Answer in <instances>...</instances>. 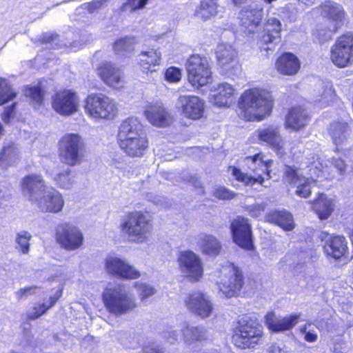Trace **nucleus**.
Masks as SVG:
<instances>
[{"label":"nucleus","mask_w":353,"mask_h":353,"mask_svg":"<svg viewBox=\"0 0 353 353\" xmlns=\"http://www.w3.org/2000/svg\"><path fill=\"white\" fill-rule=\"evenodd\" d=\"M117 142L130 158H142L149 150V139L143 124L137 118L128 117L120 123Z\"/></svg>","instance_id":"f257e3e1"},{"label":"nucleus","mask_w":353,"mask_h":353,"mask_svg":"<svg viewBox=\"0 0 353 353\" xmlns=\"http://www.w3.org/2000/svg\"><path fill=\"white\" fill-rule=\"evenodd\" d=\"M239 115L246 121H261L272 112L273 100L270 92L252 88L243 92L239 101Z\"/></svg>","instance_id":"f03ea898"},{"label":"nucleus","mask_w":353,"mask_h":353,"mask_svg":"<svg viewBox=\"0 0 353 353\" xmlns=\"http://www.w3.org/2000/svg\"><path fill=\"white\" fill-rule=\"evenodd\" d=\"M153 228V216L147 210L126 212L119 226L122 235L136 243L148 242L152 235Z\"/></svg>","instance_id":"7ed1b4c3"},{"label":"nucleus","mask_w":353,"mask_h":353,"mask_svg":"<svg viewBox=\"0 0 353 353\" xmlns=\"http://www.w3.org/2000/svg\"><path fill=\"white\" fill-rule=\"evenodd\" d=\"M101 300L106 310L117 316L130 313L138 306L135 297L121 283L105 288Z\"/></svg>","instance_id":"20e7f679"},{"label":"nucleus","mask_w":353,"mask_h":353,"mask_svg":"<svg viewBox=\"0 0 353 353\" xmlns=\"http://www.w3.org/2000/svg\"><path fill=\"white\" fill-rule=\"evenodd\" d=\"M83 108L86 114L94 120H111L118 114L117 103L102 93L88 94L84 99Z\"/></svg>","instance_id":"39448f33"},{"label":"nucleus","mask_w":353,"mask_h":353,"mask_svg":"<svg viewBox=\"0 0 353 353\" xmlns=\"http://www.w3.org/2000/svg\"><path fill=\"white\" fill-rule=\"evenodd\" d=\"M58 151L61 161L73 167L83 161L85 144L79 134L68 133L59 141Z\"/></svg>","instance_id":"423d86ee"},{"label":"nucleus","mask_w":353,"mask_h":353,"mask_svg":"<svg viewBox=\"0 0 353 353\" xmlns=\"http://www.w3.org/2000/svg\"><path fill=\"white\" fill-rule=\"evenodd\" d=\"M263 335L261 326L250 316H245L238 322L232 336L234 344L241 348H253L259 344Z\"/></svg>","instance_id":"0eeeda50"},{"label":"nucleus","mask_w":353,"mask_h":353,"mask_svg":"<svg viewBox=\"0 0 353 353\" xmlns=\"http://www.w3.org/2000/svg\"><path fill=\"white\" fill-rule=\"evenodd\" d=\"M185 69L190 85L199 89L212 83L213 78L208 61L199 54L190 55L186 62Z\"/></svg>","instance_id":"6e6552de"},{"label":"nucleus","mask_w":353,"mask_h":353,"mask_svg":"<svg viewBox=\"0 0 353 353\" xmlns=\"http://www.w3.org/2000/svg\"><path fill=\"white\" fill-rule=\"evenodd\" d=\"M54 239L57 243L66 250H78L84 242L82 231L70 222H62L56 225Z\"/></svg>","instance_id":"1a4fd4ad"},{"label":"nucleus","mask_w":353,"mask_h":353,"mask_svg":"<svg viewBox=\"0 0 353 353\" xmlns=\"http://www.w3.org/2000/svg\"><path fill=\"white\" fill-rule=\"evenodd\" d=\"M330 59L337 67L345 68L353 63V33L339 37L331 48Z\"/></svg>","instance_id":"9d476101"},{"label":"nucleus","mask_w":353,"mask_h":353,"mask_svg":"<svg viewBox=\"0 0 353 353\" xmlns=\"http://www.w3.org/2000/svg\"><path fill=\"white\" fill-rule=\"evenodd\" d=\"M222 274L224 275L222 293L227 297L236 296L244 284V276L241 269L234 263L227 261L222 265Z\"/></svg>","instance_id":"9b49d317"},{"label":"nucleus","mask_w":353,"mask_h":353,"mask_svg":"<svg viewBox=\"0 0 353 353\" xmlns=\"http://www.w3.org/2000/svg\"><path fill=\"white\" fill-rule=\"evenodd\" d=\"M52 107L59 114L70 116L79 109L77 93L71 89H61L56 91L52 97Z\"/></svg>","instance_id":"f8f14e48"},{"label":"nucleus","mask_w":353,"mask_h":353,"mask_svg":"<svg viewBox=\"0 0 353 353\" xmlns=\"http://www.w3.org/2000/svg\"><path fill=\"white\" fill-rule=\"evenodd\" d=\"M105 270L109 275L125 280L139 279L141 274L125 260L117 256H108L104 262Z\"/></svg>","instance_id":"ddd939ff"},{"label":"nucleus","mask_w":353,"mask_h":353,"mask_svg":"<svg viewBox=\"0 0 353 353\" xmlns=\"http://www.w3.org/2000/svg\"><path fill=\"white\" fill-rule=\"evenodd\" d=\"M263 16V9L252 3L243 7L239 12L241 30L246 35L254 34L258 29Z\"/></svg>","instance_id":"4468645a"},{"label":"nucleus","mask_w":353,"mask_h":353,"mask_svg":"<svg viewBox=\"0 0 353 353\" xmlns=\"http://www.w3.org/2000/svg\"><path fill=\"white\" fill-rule=\"evenodd\" d=\"M177 261L181 272L188 274L194 281L203 276V264L199 256L192 250L181 251Z\"/></svg>","instance_id":"2eb2a0df"},{"label":"nucleus","mask_w":353,"mask_h":353,"mask_svg":"<svg viewBox=\"0 0 353 353\" xmlns=\"http://www.w3.org/2000/svg\"><path fill=\"white\" fill-rule=\"evenodd\" d=\"M99 79L108 86L119 89L123 87V74L115 63L105 61L96 68Z\"/></svg>","instance_id":"dca6fc26"},{"label":"nucleus","mask_w":353,"mask_h":353,"mask_svg":"<svg viewBox=\"0 0 353 353\" xmlns=\"http://www.w3.org/2000/svg\"><path fill=\"white\" fill-rule=\"evenodd\" d=\"M181 114L185 119L196 121L201 119L205 112V102L196 95H181L179 97Z\"/></svg>","instance_id":"f3484780"},{"label":"nucleus","mask_w":353,"mask_h":353,"mask_svg":"<svg viewBox=\"0 0 353 353\" xmlns=\"http://www.w3.org/2000/svg\"><path fill=\"white\" fill-rule=\"evenodd\" d=\"M233 239L239 247L250 250L253 248V239L251 226L248 220L243 217H238L231 224Z\"/></svg>","instance_id":"a211bd4d"},{"label":"nucleus","mask_w":353,"mask_h":353,"mask_svg":"<svg viewBox=\"0 0 353 353\" xmlns=\"http://www.w3.org/2000/svg\"><path fill=\"white\" fill-rule=\"evenodd\" d=\"M281 23L276 18H270L264 25L263 34L259 41L261 51L272 50L280 41Z\"/></svg>","instance_id":"6ab92c4d"},{"label":"nucleus","mask_w":353,"mask_h":353,"mask_svg":"<svg viewBox=\"0 0 353 353\" xmlns=\"http://www.w3.org/2000/svg\"><path fill=\"white\" fill-rule=\"evenodd\" d=\"M185 305L190 312L202 319L210 316L213 311L212 303L205 294L201 292L190 293L185 300Z\"/></svg>","instance_id":"aec40b11"},{"label":"nucleus","mask_w":353,"mask_h":353,"mask_svg":"<svg viewBox=\"0 0 353 353\" xmlns=\"http://www.w3.org/2000/svg\"><path fill=\"white\" fill-rule=\"evenodd\" d=\"M20 188L23 193L32 201H37L39 199L37 196L45 193L47 189L43 176L34 173L24 176L21 181Z\"/></svg>","instance_id":"412c9836"},{"label":"nucleus","mask_w":353,"mask_h":353,"mask_svg":"<svg viewBox=\"0 0 353 353\" xmlns=\"http://www.w3.org/2000/svg\"><path fill=\"white\" fill-rule=\"evenodd\" d=\"M161 59V52L152 48L141 51L138 54L137 63L143 74H149L158 70Z\"/></svg>","instance_id":"4be33fe9"},{"label":"nucleus","mask_w":353,"mask_h":353,"mask_svg":"<svg viewBox=\"0 0 353 353\" xmlns=\"http://www.w3.org/2000/svg\"><path fill=\"white\" fill-rule=\"evenodd\" d=\"M37 205L42 211L46 212L58 213L64 205L62 194L54 189L46 191L37 200Z\"/></svg>","instance_id":"5701e85b"},{"label":"nucleus","mask_w":353,"mask_h":353,"mask_svg":"<svg viewBox=\"0 0 353 353\" xmlns=\"http://www.w3.org/2000/svg\"><path fill=\"white\" fill-rule=\"evenodd\" d=\"M301 314H294L283 318H277L273 312L265 316L268 327L274 332H281L292 330L299 322Z\"/></svg>","instance_id":"b1692460"},{"label":"nucleus","mask_w":353,"mask_h":353,"mask_svg":"<svg viewBox=\"0 0 353 353\" xmlns=\"http://www.w3.org/2000/svg\"><path fill=\"white\" fill-rule=\"evenodd\" d=\"M145 115L148 120L157 127L168 125L172 121V117L162 103H155L150 104L145 110Z\"/></svg>","instance_id":"393cba45"},{"label":"nucleus","mask_w":353,"mask_h":353,"mask_svg":"<svg viewBox=\"0 0 353 353\" xmlns=\"http://www.w3.org/2000/svg\"><path fill=\"white\" fill-rule=\"evenodd\" d=\"M259 139L260 141L267 143L278 153H283V140L280 135L279 128L278 126L269 125L259 130Z\"/></svg>","instance_id":"a878e982"},{"label":"nucleus","mask_w":353,"mask_h":353,"mask_svg":"<svg viewBox=\"0 0 353 353\" xmlns=\"http://www.w3.org/2000/svg\"><path fill=\"white\" fill-rule=\"evenodd\" d=\"M322 13L330 20L334 22L332 28L330 30L336 32L342 26V22L345 19V12L341 5L334 1H325L322 6Z\"/></svg>","instance_id":"bb28decb"},{"label":"nucleus","mask_w":353,"mask_h":353,"mask_svg":"<svg viewBox=\"0 0 353 353\" xmlns=\"http://www.w3.org/2000/svg\"><path fill=\"white\" fill-rule=\"evenodd\" d=\"M62 295L63 288H59L49 296L47 303H39L33 306L32 312L28 313L26 315L27 320L34 321L44 315L50 308L56 305Z\"/></svg>","instance_id":"cd10ccee"},{"label":"nucleus","mask_w":353,"mask_h":353,"mask_svg":"<svg viewBox=\"0 0 353 353\" xmlns=\"http://www.w3.org/2000/svg\"><path fill=\"white\" fill-rule=\"evenodd\" d=\"M277 71L284 75H294L300 69V61L293 54L286 52L279 57L276 62Z\"/></svg>","instance_id":"c85d7f7f"},{"label":"nucleus","mask_w":353,"mask_h":353,"mask_svg":"<svg viewBox=\"0 0 353 353\" xmlns=\"http://www.w3.org/2000/svg\"><path fill=\"white\" fill-rule=\"evenodd\" d=\"M323 249L328 256L339 259L347 250V242L343 236H332L326 241Z\"/></svg>","instance_id":"c756f323"},{"label":"nucleus","mask_w":353,"mask_h":353,"mask_svg":"<svg viewBox=\"0 0 353 353\" xmlns=\"http://www.w3.org/2000/svg\"><path fill=\"white\" fill-rule=\"evenodd\" d=\"M312 95L315 102L321 103L323 105L328 104L335 97L332 83L329 81H318L314 86Z\"/></svg>","instance_id":"7c9ffc66"},{"label":"nucleus","mask_w":353,"mask_h":353,"mask_svg":"<svg viewBox=\"0 0 353 353\" xmlns=\"http://www.w3.org/2000/svg\"><path fill=\"white\" fill-rule=\"evenodd\" d=\"M309 120L306 111L301 107L292 108L285 117L286 128L297 131L307 125Z\"/></svg>","instance_id":"2f4dec72"},{"label":"nucleus","mask_w":353,"mask_h":353,"mask_svg":"<svg viewBox=\"0 0 353 353\" xmlns=\"http://www.w3.org/2000/svg\"><path fill=\"white\" fill-rule=\"evenodd\" d=\"M20 160L19 152L14 143L3 145L0 150V167L6 170L16 165Z\"/></svg>","instance_id":"473e14b6"},{"label":"nucleus","mask_w":353,"mask_h":353,"mask_svg":"<svg viewBox=\"0 0 353 353\" xmlns=\"http://www.w3.org/2000/svg\"><path fill=\"white\" fill-rule=\"evenodd\" d=\"M312 209L321 220H325L330 216L334 210V203L332 199L321 194L312 203Z\"/></svg>","instance_id":"72a5a7b5"},{"label":"nucleus","mask_w":353,"mask_h":353,"mask_svg":"<svg viewBox=\"0 0 353 353\" xmlns=\"http://www.w3.org/2000/svg\"><path fill=\"white\" fill-rule=\"evenodd\" d=\"M330 134L336 145H343L350 138L349 126L345 123L333 122L330 124Z\"/></svg>","instance_id":"f704fd0d"},{"label":"nucleus","mask_w":353,"mask_h":353,"mask_svg":"<svg viewBox=\"0 0 353 353\" xmlns=\"http://www.w3.org/2000/svg\"><path fill=\"white\" fill-rule=\"evenodd\" d=\"M268 220L278 225L286 231H291L294 228L292 215L285 210H277L270 213L268 216Z\"/></svg>","instance_id":"c9c22d12"},{"label":"nucleus","mask_w":353,"mask_h":353,"mask_svg":"<svg viewBox=\"0 0 353 353\" xmlns=\"http://www.w3.org/2000/svg\"><path fill=\"white\" fill-rule=\"evenodd\" d=\"M218 0H202L196 8L194 15L201 21H206L217 13Z\"/></svg>","instance_id":"e433bc0d"},{"label":"nucleus","mask_w":353,"mask_h":353,"mask_svg":"<svg viewBox=\"0 0 353 353\" xmlns=\"http://www.w3.org/2000/svg\"><path fill=\"white\" fill-rule=\"evenodd\" d=\"M199 246L203 254L212 256L218 255L221 248L219 242L216 239L207 234L201 237Z\"/></svg>","instance_id":"4c0bfd02"},{"label":"nucleus","mask_w":353,"mask_h":353,"mask_svg":"<svg viewBox=\"0 0 353 353\" xmlns=\"http://www.w3.org/2000/svg\"><path fill=\"white\" fill-rule=\"evenodd\" d=\"M24 95L31 100V102L38 106L43 104L46 90L41 83L36 85H28L24 88Z\"/></svg>","instance_id":"58836bf2"},{"label":"nucleus","mask_w":353,"mask_h":353,"mask_svg":"<svg viewBox=\"0 0 353 353\" xmlns=\"http://www.w3.org/2000/svg\"><path fill=\"white\" fill-rule=\"evenodd\" d=\"M17 97V92L8 80L0 77V106L12 101Z\"/></svg>","instance_id":"ea45409f"},{"label":"nucleus","mask_w":353,"mask_h":353,"mask_svg":"<svg viewBox=\"0 0 353 353\" xmlns=\"http://www.w3.org/2000/svg\"><path fill=\"white\" fill-rule=\"evenodd\" d=\"M135 43V37L125 36L117 39L112 43V50L115 54H120L126 52L132 51Z\"/></svg>","instance_id":"a19ab883"},{"label":"nucleus","mask_w":353,"mask_h":353,"mask_svg":"<svg viewBox=\"0 0 353 353\" xmlns=\"http://www.w3.org/2000/svg\"><path fill=\"white\" fill-rule=\"evenodd\" d=\"M303 176L300 173L299 169H295L291 166H285L283 170V180L285 183H289L291 185L296 186L298 183L303 181Z\"/></svg>","instance_id":"79ce46f5"},{"label":"nucleus","mask_w":353,"mask_h":353,"mask_svg":"<svg viewBox=\"0 0 353 353\" xmlns=\"http://www.w3.org/2000/svg\"><path fill=\"white\" fill-rule=\"evenodd\" d=\"M232 170V174L235 176L236 180L243 182L245 185L252 186L256 183L267 187V185H263L264 178L259 175L258 177H252L248 176L246 174L242 173L240 170L233 167L230 168Z\"/></svg>","instance_id":"37998d69"},{"label":"nucleus","mask_w":353,"mask_h":353,"mask_svg":"<svg viewBox=\"0 0 353 353\" xmlns=\"http://www.w3.org/2000/svg\"><path fill=\"white\" fill-rule=\"evenodd\" d=\"M54 180L57 185L63 189H70L74 183V176L70 170L58 173Z\"/></svg>","instance_id":"c03bdc74"},{"label":"nucleus","mask_w":353,"mask_h":353,"mask_svg":"<svg viewBox=\"0 0 353 353\" xmlns=\"http://www.w3.org/2000/svg\"><path fill=\"white\" fill-rule=\"evenodd\" d=\"M314 184L315 181L313 179L304 177L303 181H301L295 186L296 194L303 198L309 196L311 194V188Z\"/></svg>","instance_id":"a18cd8bd"},{"label":"nucleus","mask_w":353,"mask_h":353,"mask_svg":"<svg viewBox=\"0 0 353 353\" xmlns=\"http://www.w3.org/2000/svg\"><path fill=\"white\" fill-rule=\"evenodd\" d=\"M234 100V89L228 83H222V107H230Z\"/></svg>","instance_id":"49530a36"},{"label":"nucleus","mask_w":353,"mask_h":353,"mask_svg":"<svg viewBox=\"0 0 353 353\" xmlns=\"http://www.w3.org/2000/svg\"><path fill=\"white\" fill-rule=\"evenodd\" d=\"M31 238V234L27 231H22L17 234L16 242L18 245V248L23 254H27L29 252L30 241Z\"/></svg>","instance_id":"de8ad7c7"},{"label":"nucleus","mask_w":353,"mask_h":353,"mask_svg":"<svg viewBox=\"0 0 353 353\" xmlns=\"http://www.w3.org/2000/svg\"><path fill=\"white\" fill-rule=\"evenodd\" d=\"M134 287L137 289L141 301L145 300L155 293L154 288L145 283L135 282Z\"/></svg>","instance_id":"09e8293b"},{"label":"nucleus","mask_w":353,"mask_h":353,"mask_svg":"<svg viewBox=\"0 0 353 353\" xmlns=\"http://www.w3.org/2000/svg\"><path fill=\"white\" fill-rule=\"evenodd\" d=\"M164 77L169 83H178L181 79V70L177 67L170 66L165 70Z\"/></svg>","instance_id":"8fccbe9b"},{"label":"nucleus","mask_w":353,"mask_h":353,"mask_svg":"<svg viewBox=\"0 0 353 353\" xmlns=\"http://www.w3.org/2000/svg\"><path fill=\"white\" fill-rule=\"evenodd\" d=\"M246 161L248 165L254 164L256 165L257 162L258 165H263L266 170V174L268 176L269 178L271 176H270V171L268 170L269 167L270 166L271 163H272V161L269 160L268 161H264L263 160L262 155L261 154H256L252 157H246Z\"/></svg>","instance_id":"3c124183"},{"label":"nucleus","mask_w":353,"mask_h":353,"mask_svg":"<svg viewBox=\"0 0 353 353\" xmlns=\"http://www.w3.org/2000/svg\"><path fill=\"white\" fill-rule=\"evenodd\" d=\"M17 105V103L14 102L10 105L5 108L1 115V118L5 123H10L11 119L15 117Z\"/></svg>","instance_id":"603ef678"},{"label":"nucleus","mask_w":353,"mask_h":353,"mask_svg":"<svg viewBox=\"0 0 353 353\" xmlns=\"http://www.w3.org/2000/svg\"><path fill=\"white\" fill-rule=\"evenodd\" d=\"M310 324H305L300 327V332L302 334L304 335V339L310 343L315 342L318 336L316 332L314 330H309L308 325Z\"/></svg>","instance_id":"864d4df0"},{"label":"nucleus","mask_w":353,"mask_h":353,"mask_svg":"<svg viewBox=\"0 0 353 353\" xmlns=\"http://www.w3.org/2000/svg\"><path fill=\"white\" fill-rule=\"evenodd\" d=\"M37 289L38 287L37 285H31L21 288L16 292L17 298L19 301L23 300L28 296L35 294V291Z\"/></svg>","instance_id":"5fc2aeb1"},{"label":"nucleus","mask_w":353,"mask_h":353,"mask_svg":"<svg viewBox=\"0 0 353 353\" xmlns=\"http://www.w3.org/2000/svg\"><path fill=\"white\" fill-rule=\"evenodd\" d=\"M205 331L198 327H193L190 329V341H201L205 339Z\"/></svg>","instance_id":"6e6d98bb"},{"label":"nucleus","mask_w":353,"mask_h":353,"mask_svg":"<svg viewBox=\"0 0 353 353\" xmlns=\"http://www.w3.org/2000/svg\"><path fill=\"white\" fill-rule=\"evenodd\" d=\"M236 56V50L230 46H225L222 49V61L225 60V63L232 62Z\"/></svg>","instance_id":"4d7b16f0"},{"label":"nucleus","mask_w":353,"mask_h":353,"mask_svg":"<svg viewBox=\"0 0 353 353\" xmlns=\"http://www.w3.org/2000/svg\"><path fill=\"white\" fill-rule=\"evenodd\" d=\"M265 205L263 203H256L248 207L249 214L252 216L257 217L264 211Z\"/></svg>","instance_id":"13d9d810"},{"label":"nucleus","mask_w":353,"mask_h":353,"mask_svg":"<svg viewBox=\"0 0 353 353\" xmlns=\"http://www.w3.org/2000/svg\"><path fill=\"white\" fill-rule=\"evenodd\" d=\"M149 0H127V4L132 10H137L143 8Z\"/></svg>","instance_id":"bf43d9fd"},{"label":"nucleus","mask_w":353,"mask_h":353,"mask_svg":"<svg viewBox=\"0 0 353 353\" xmlns=\"http://www.w3.org/2000/svg\"><path fill=\"white\" fill-rule=\"evenodd\" d=\"M101 5L102 3L100 1L94 0L87 3L85 8L89 12L92 13L99 10L101 8Z\"/></svg>","instance_id":"052dcab7"},{"label":"nucleus","mask_w":353,"mask_h":353,"mask_svg":"<svg viewBox=\"0 0 353 353\" xmlns=\"http://www.w3.org/2000/svg\"><path fill=\"white\" fill-rule=\"evenodd\" d=\"M209 101L212 104L220 107L221 106V92L218 91L209 97Z\"/></svg>","instance_id":"680f3d73"},{"label":"nucleus","mask_w":353,"mask_h":353,"mask_svg":"<svg viewBox=\"0 0 353 353\" xmlns=\"http://www.w3.org/2000/svg\"><path fill=\"white\" fill-rule=\"evenodd\" d=\"M332 164L334 166L338 169L341 172H343L345 168V165L344 161L341 159H333Z\"/></svg>","instance_id":"e2e57ef3"},{"label":"nucleus","mask_w":353,"mask_h":353,"mask_svg":"<svg viewBox=\"0 0 353 353\" xmlns=\"http://www.w3.org/2000/svg\"><path fill=\"white\" fill-rule=\"evenodd\" d=\"M268 352L269 353H288V351L284 347H281L274 344L269 347Z\"/></svg>","instance_id":"0e129e2a"},{"label":"nucleus","mask_w":353,"mask_h":353,"mask_svg":"<svg viewBox=\"0 0 353 353\" xmlns=\"http://www.w3.org/2000/svg\"><path fill=\"white\" fill-rule=\"evenodd\" d=\"M57 37L55 34H43L40 41L43 44L50 43H52L54 39Z\"/></svg>","instance_id":"69168bd1"},{"label":"nucleus","mask_w":353,"mask_h":353,"mask_svg":"<svg viewBox=\"0 0 353 353\" xmlns=\"http://www.w3.org/2000/svg\"><path fill=\"white\" fill-rule=\"evenodd\" d=\"M235 195L236 194L234 192L230 191L226 188H222V199H232L234 198Z\"/></svg>","instance_id":"338daca9"},{"label":"nucleus","mask_w":353,"mask_h":353,"mask_svg":"<svg viewBox=\"0 0 353 353\" xmlns=\"http://www.w3.org/2000/svg\"><path fill=\"white\" fill-rule=\"evenodd\" d=\"M143 353H163V352L159 347H146L144 349Z\"/></svg>","instance_id":"774afa93"}]
</instances>
